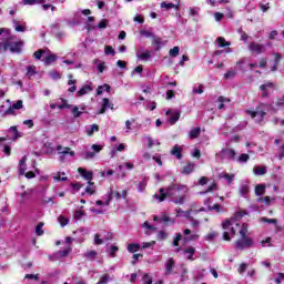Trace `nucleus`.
I'll return each mask as SVG.
<instances>
[{
	"mask_svg": "<svg viewBox=\"0 0 284 284\" xmlns=\"http://www.w3.org/2000/svg\"><path fill=\"white\" fill-rule=\"evenodd\" d=\"M176 192H182V194H187L190 189L185 184H170L166 189L160 187L159 194H154L153 199L159 203H163L165 199H172V196H176Z\"/></svg>",
	"mask_w": 284,
	"mask_h": 284,
	"instance_id": "nucleus-1",
	"label": "nucleus"
},
{
	"mask_svg": "<svg viewBox=\"0 0 284 284\" xmlns=\"http://www.w3.org/2000/svg\"><path fill=\"white\" fill-rule=\"evenodd\" d=\"M265 108H267V104L265 103H258V105L252 109H246L245 113L251 116V119H255L256 123H263V120L266 116Z\"/></svg>",
	"mask_w": 284,
	"mask_h": 284,
	"instance_id": "nucleus-2",
	"label": "nucleus"
},
{
	"mask_svg": "<svg viewBox=\"0 0 284 284\" xmlns=\"http://www.w3.org/2000/svg\"><path fill=\"white\" fill-rule=\"evenodd\" d=\"M21 48H23V41H12V38H7L4 42L2 43V50L4 52H11L19 54L21 52Z\"/></svg>",
	"mask_w": 284,
	"mask_h": 284,
	"instance_id": "nucleus-3",
	"label": "nucleus"
},
{
	"mask_svg": "<svg viewBox=\"0 0 284 284\" xmlns=\"http://www.w3.org/2000/svg\"><path fill=\"white\" fill-rule=\"evenodd\" d=\"M252 245H254V241L251 237H242L235 242L236 250H245Z\"/></svg>",
	"mask_w": 284,
	"mask_h": 284,
	"instance_id": "nucleus-4",
	"label": "nucleus"
},
{
	"mask_svg": "<svg viewBox=\"0 0 284 284\" xmlns=\"http://www.w3.org/2000/svg\"><path fill=\"white\" fill-rule=\"evenodd\" d=\"M248 50L251 52H255V54H263L265 53V44L256 43V42H251L248 44Z\"/></svg>",
	"mask_w": 284,
	"mask_h": 284,
	"instance_id": "nucleus-5",
	"label": "nucleus"
},
{
	"mask_svg": "<svg viewBox=\"0 0 284 284\" xmlns=\"http://www.w3.org/2000/svg\"><path fill=\"white\" fill-rule=\"evenodd\" d=\"M260 90L262 91V99H267L270 97V90H274V82L261 84Z\"/></svg>",
	"mask_w": 284,
	"mask_h": 284,
	"instance_id": "nucleus-6",
	"label": "nucleus"
},
{
	"mask_svg": "<svg viewBox=\"0 0 284 284\" xmlns=\"http://www.w3.org/2000/svg\"><path fill=\"white\" fill-rule=\"evenodd\" d=\"M108 108H110V110H114V104H110V99L103 98L102 108L99 110L98 114H105Z\"/></svg>",
	"mask_w": 284,
	"mask_h": 284,
	"instance_id": "nucleus-7",
	"label": "nucleus"
},
{
	"mask_svg": "<svg viewBox=\"0 0 284 284\" xmlns=\"http://www.w3.org/2000/svg\"><path fill=\"white\" fill-rule=\"evenodd\" d=\"M171 154L181 161L183 159V146L175 144L171 150Z\"/></svg>",
	"mask_w": 284,
	"mask_h": 284,
	"instance_id": "nucleus-8",
	"label": "nucleus"
},
{
	"mask_svg": "<svg viewBox=\"0 0 284 284\" xmlns=\"http://www.w3.org/2000/svg\"><path fill=\"white\" fill-rule=\"evenodd\" d=\"M174 274V257H170L165 264V276Z\"/></svg>",
	"mask_w": 284,
	"mask_h": 284,
	"instance_id": "nucleus-9",
	"label": "nucleus"
},
{
	"mask_svg": "<svg viewBox=\"0 0 284 284\" xmlns=\"http://www.w3.org/2000/svg\"><path fill=\"white\" fill-rule=\"evenodd\" d=\"M116 199V201H121V193L119 192V191H110L109 193H108V199H106V201H105V205H110V203L112 202V199Z\"/></svg>",
	"mask_w": 284,
	"mask_h": 284,
	"instance_id": "nucleus-10",
	"label": "nucleus"
},
{
	"mask_svg": "<svg viewBox=\"0 0 284 284\" xmlns=\"http://www.w3.org/2000/svg\"><path fill=\"white\" fill-rule=\"evenodd\" d=\"M78 172L79 174H81V176H83V179H85V181H92V179H94V174L92 173V171H87L83 168H79Z\"/></svg>",
	"mask_w": 284,
	"mask_h": 284,
	"instance_id": "nucleus-11",
	"label": "nucleus"
},
{
	"mask_svg": "<svg viewBox=\"0 0 284 284\" xmlns=\"http://www.w3.org/2000/svg\"><path fill=\"white\" fill-rule=\"evenodd\" d=\"M221 154H225L230 161L236 159V151L234 149H222Z\"/></svg>",
	"mask_w": 284,
	"mask_h": 284,
	"instance_id": "nucleus-12",
	"label": "nucleus"
},
{
	"mask_svg": "<svg viewBox=\"0 0 284 284\" xmlns=\"http://www.w3.org/2000/svg\"><path fill=\"white\" fill-rule=\"evenodd\" d=\"M183 254H187V258L190 261H195L194 254H196V247L194 246H187L186 248L183 250Z\"/></svg>",
	"mask_w": 284,
	"mask_h": 284,
	"instance_id": "nucleus-13",
	"label": "nucleus"
},
{
	"mask_svg": "<svg viewBox=\"0 0 284 284\" xmlns=\"http://www.w3.org/2000/svg\"><path fill=\"white\" fill-rule=\"evenodd\" d=\"M68 85H71L69 89H68V92H71V93H74L77 92V80H73V75L72 74H69L68 75Z\"/></svg>",
	"mask_w": 284,
	"mask_h": 284,
	"instance_id": "nucleus-14",
	"label": "nucleus"
},
{
	"mask_svg": "<svg viewBox=\"0 0 284 284\" xmlns=\"http://www.w3.org/2000/svg\"><path fill=\"white\" fill-rule=\"evenodd\" d=\"M194 162H189L186 165L183 166L182 174H192V172H194Z\"/></svg>",
	"mask_w": 284,
	"mask_h": 284,
	"instance_id": "nucleus-15",
	"label": "nucleus"
},
{
	"mask_svg": "<svg viewBox=\"0 0 284 284\" xmlns=\"http://www.w3.org/2000/svg\"><path fill=\"white\" fill-rule=\"evenodd\" d=\"M160 223H164L165 225H174L175 221L168 214H163L162 216H160Z\"/></svg>",
	"mask_w": 284,
	"mask_h": 284,
	"instance_id": "nucleus-16",
	"label": "nucleus"
},
{
	"mask_svg": "<svg viewBox=\"0 0 284 284\" xmlns=\"http://www.w3.org/2000/svg\"><path fill=\"white\" fill-rule=\"evenodd\" d=\"M89 92H92V87L90 84H87V85L82 87L77 92V97H83L84 94H88Z\"/></svg>",
	"mask_w": 284,
	"mask_h": 284,
	"instance_id": "nucleus-17",
	"label": "nucleus"
},
{
	"mask_svg": "<svg viewBox=\"0 0 284 284\" xmlns=\"http://www.w3.org/2000/svg\"><path fill=\"white\" fill-rule=\"evenodd\" d=\"M57 150L59 151V154H63L64 156H65V154H70V156H74V151H70L69 146H65L63 149L62 145H58ZM61 150H63V151H61Z\"/></svg>",
	"mask_w": 284,
	"mask_h": 284,
	"instance_id": "nucleus-18",
	"label": "nucleus"
},
{
	"mask_svg": "<svg viewBox=\"0 0 284 284\" xmlns=\"http://www.w3.org/2000/svg\"><path fill=\"white\" fill-rule=\"evenodd\" d=\"M217 102L220 103V104L217 105V108H219L220 110H225V103H230V99H227V98H225V97H223V95H220V97L217 98Z\"/></svg>",
	"mask_w": 284,
	"mask_h": 284,
	"instance_id": "nucleus-19",
	"label": "nucleus"
},
{
	"mask_svg": "<svg viewBox=\"0 0 284 284\" xmlns=\"http://www.w3.org/2000/svg\"><path fill=\"white\" fill-rule=\"evenodd\" d=\"M139 250H141V244L139 243H131L128 245V252H130V254H134L139 252Z\"/></svg>",
	"mask_w": 284,
	"mask_h": 284,
	"instance_id": "nucleus-20",
	"label": "nucleus"
},
{
	"mask_svg": "<svg viewBox=\"0 0 284 284\" xmlns=\"http://www.w3.org/2000/svg\"><path fill=\"white\" fill-rule=\"evenodd\" d=\"M190 139H199L201 136V128L196 126L192 129L189 133Z\"/></svg>",
	"mask_w": 284,
	"mask_h": 284,
	"instance_id": "nucleus-21",
	"label": "nucleus"
},
{
	"mask_svg": "<svg viewBox=\"0 0 284 284\" xmlns=\"http://www.w3.org/2000/svg\"><path fill=\"white\" fill-rule=\"evenodd\" d=\"M216 43L220 48H227L229 45H232V43H230L229 41L225 40V38L223 37H219L216 39Z\"/></svg>",
	"mask_w": 284,
	"mask_h": 284,
	"instance_id": "nucleus-22",
	"label": "nucleus"
},
{
	"mask_svg": "<svg viewBox=\"0 0 284 284\" xmlns=\"http://www.w3.org/2000/svg\"><path fill=\"white\" fill-rule=\"evenodd\" d=\"M265 184H257L255 186V194L256 196H263L265 194Z\"/></svg>",
	"mask_w": 284,
	"mask_h": 284,
	"instance_id": "nucleus-23",
	"label": "nucleus"
},
{
	"mask_svg": "<svg viewBox=\"0 0 284 284\" xmlns=\"http://www.w3.org/2000/svg\"><path fill=\"white\" fill-rule=\"evenodd\" d=\"M152 57V53L150 51H145L143 53H136V58L140 59V61H148Z\"/></svg>",
	"mask_w": 284,
	"mask_h": 284,
	"instance_id": "nucleus-24",
	"label": "nucleus"
},
{
	"mask_svg": "<svg viewBox=\"0 0 284 284\" xmlns=\"http://www.w3.org/2000/svg\"><path fill=\"white\" fill-rule=\"evenodd\" d=\"M57 61V55L54 54H49L44 58V65H52Z\"/></svg>",
	"mask_w": 284,
	"mask_h": 284,
	"instance_id": "nucleus-25",
	"label": "nucleus"
},
{
	"mask_svg": "<svg viewBox=\"0 0 284 284\" xmlns=\"http://www.w3.org/2000/svg\"><path fill=\"white\" fill-rule=\"evenodd\" d=\"M179 119H181V112H175L169 118V123H171V125H174V123H176Z\"/></svg>",
	"mask_w": 284,
	"mask_h": 284,
	"instance_id": "nucleus-26",
	"label": "nucleus"
},
{
	"mask_svg": "<svg viewBox=\"0 0 284 284\" xmlns=\"http://www.w3.org/2000/svg\"><path fill=\"white\" fill-rule=\"evenodd\" d=\"M254 172L257 176H263L267 172L266 166H255Z\"/></svg>",
	"mask_w": 284,
	"mask_h": 284,
	"instance_id": "nucleus-27",
	"label": "nucleus"
},
{
	"mask_svg": "<svg viewBox=\"0 0 284 284\" xmlns=\"http://www.w3.org/2000/svg\"><path fill=\"white\" fill-rule=\"evenodd\" d=\"M161 43H163V40L156 36H153L152 45H155V50H161Z\"/></svg>",
	"mask_w": 284,
	"mask_h": 284,
	"instance_id": "nucleus-28",
	"label": "nucleus"
},
{
	"mask_svg": "<svg viewBox=\"0 0 284 284\" xmlns=\"http://www.w3.org/2000/svg\"><path fill=\"white\" fill-rule=\"evenodd\" d=\"M97 251H88L85 254H84V257H87L88 261H94L97 258Z\"/></svg>",
	"mask_w": 284,
	"mask_h": 284,
	"instance_id": "nucleus-29",
	"label": "nucleus"
},
{
	"mask_svg": "<svg viewBox=\"0 0 284 284\" xmlns=\"http://www.w3.org/2000/svg\"><path fill=\"white\" fill-rule=\"evenodd\" d=\"M45 0H22L23 6H37V3H44Z\"/></svg>",
	"mask_w": 284,
	"mask_h": 284,
	"instance_id": "nucleus-30",
	"label": "nucleus"
},
{
	"mask_svg": "<svg viewBox=\"0 0 284 284\" xmlns=\"http://www.w3.org/2000/svg\"><path fill=\"white\" fill-rule=\"evenodd\" d=\"M58 222L60 223L61 227H65V225L70 223V220H68V217H65L64 215H59Z\"/></svg>",
	"mask_w": 284,
	"mask_h": 284,
	"instance_id": "nucleus-31",
	"label": "nucleus"
},
{
	"mask_svg": "<svg viewBox=\"0 0 284 284\" xmlns=\"http://www.w3.org/2000/svg\"><path fill=\"white\" fill-rule=\"evenodd\" d=\"M247 161H250V154H247V153H242L237 158V163H247Z\"/></svg>",
	"mask_w": 284,
	"mask_h": 284,
	"instance_id": "nucleus-32",
	"label": "nucleus"
},
{
	"mask_svg": "<svg viewBox=\"0 0 284 284\" xmlns=\"http://www.w3.org/2000/svg\"><path fill=\"white\" fill-rule=\"evenodd\" d=\"M179 52H181V49L179 47H174L170 49L169 57L176 58L179 57Z\"/></svg>",
	"mask_w": 284,
	"mask_h": 284,
	"instance_id": "nucleus-33",
	"label": "nucleus"
},
{
	"mask_svg": "<svg viewBox=\"0 0 284 284\" xmlns=\"http://www.w3.org/2000/svg\"><path fill=\"white\" fill-rule=\"evenodd\" d=\"M37 74V67L29 65L27 67V75L28 77H34Z\"/></svg>",
	"mask_w": 284,
	"mask_h": 284,
	"instance_id": "nucleus-34",
	"label": "nucleus"
},
{
	"mask_svg": "<svg viewBox=\"0 0 284 284\" xmlns=\"http://www.w3.org/2000/svg\"><path fill=\"white\" fill-rule=\"evenodd\" d=\"M181 241H183V234L178 233L175 235V237L173 239V242H172L173 246L179 247V242H181Z\"/></svg>",
	"mask_w": 284,
	"mask_h": 284,
	"instance_id": "nucleus-35",
	"label": "nucleus"
},
{
	"mask_svg": "<svg viewBox=\"0 0 284 284\" xmlns=\"http://www.w3.org/2000/svg\"><path fill=\"white\" fill-rule=\"evenodd\" d=\"M94 132H99V125L98 124H92L89 130H87L88 136H92Z\"/></svg>",
	"mask_w": 284,
	"mask_h": 284,
	"instance_id": "nucleus-36",
	"label": "nucleus"
},
{
	"mask_svg": "<svg viewBox=\"0 0 284 284\" xmlns=\"http://www.w3.org/2000/svg\"><path fill=\"white\" fill-rule=\"evenodd\" d=\"M104 54H111V57H114V54H116V51H114V48L112 45H105Z\"/></svg>",
	"mask_w": 284,
	"mask_h": 284,
	"instance_id": "nucleus-37",
	"label": "nucleus"
},
{
	"mask_svg": "<svg viewBox=\"0 0 284 284\" xmlns=\"http://www.w3.org/2000/svg\"><path fill=\"white\" fill-rule=\"evenodd\" d=\"M262 223H270L272 225H277L278 220L270 217H261Z\"/></svg>",
	"mask_w": 284,
	"mask_h": 284,
	"instance_id": "nucleus-38",
	"label": "nucleus"
},
{
	"mask_svg": "<svg viewBox=\"0 0 284 284\" xmlns=\"http://www.w3.org/2000/svg\"><path fill=\"white\" fill-rule=\"evenodd\" d=\"M54 181H68L65 173L58 172L57 175L53 176Z\"/></svg>",
	"mask_w": 284,
	"mask_h": 284,
	"instance_id": "nucleus-39",
	"label": "nucleus"
},
{
	"mask_svg": "<svg viewBox=\"0 0 284 284\" xmlns=\"http://www.w3.org/2000/svg\"><path fill=\"white\" fill-rule=\"evenodd\" d=\"M173 203H175V205H183V203H185V193L175 199Z\"/></svg>",
	"mask_w": 284,
	"mask_h": 284,
	"instance_id": "nucleus-40",
	"label": "nucleus"
},
{
	"mask_svg": "<svg viewBox=\"0 0 284 284\" xmlns=\"http://www.w3.org/2000/svg\"><path fill=\"white\" fill-rule=\"evenodd\" d=\"M116 252H119V246L111 245L109 256L114 258L116 256Z\"/></svg>",
	"mask_w": 284,
	"mask_h": 284,
	"instance_id": "nucleus-41",
	"label": "nucleus"
},
{
	"mask_svg": "<svg viewBox=\"0 0 284 284\" xmlns=\"http://www.w3.org/2000/svg\"><path fill=\"white\" fill-rule=\"evenodd\" d=\"M36 234H37V236H43V223L42 222H40L36 226Z\"/></svg>",
	"mask_w": 284,
	"mask_h": 284,
	"instance_id": "nucleus-42",
	"label": "nucleus"
},
{
	"mask_svg": "<svg viewBox=\"0 0 284 284\" xmlns=\"http://www.w3.org/2000/svg\"><path fill=\"white\" fill-rule=\"evenodd\" d=\"M214 210L215 212L220 213L223 212V205L221 204H214L212 206H209V211L212 212Z\"/></svg>",
	"mask_w": 284,
	"mask_h": 284,
	"instance_id": "nucleus-43",
	"label": "nucleus"
},
{
	"mask_svg": "<svg viewBox=\"0 0 284 284\" xmlns=\"http://www.w3.org/2000/svg\"><path fill=\"white\" fill-rule=\"evenodd\" d=\"M240 235H241V239L247 237V224L242 225V227L240 230Z\"/></svg>",
	"mask_w": 284,
	"mask_h": 284,
	"instance_id": "nucleus-44",
	"label": "nucleus"
},
{
	"mask_svg": "<svg viewBox=\"0 0 284 284\" xmlns=\"http://www.w3.org/2000/svg\"><path fill=\"white\" fill-rule=\"evenodd\" d=\"M85 216V211L83 210H78L74 212V219L75 221H81V217Z\"/></svg>",
	"mask_w": 284,
	"mask_h": 284,
	"instance_id": "nucleus-45",
	"label": "nucleus"
},
{
	"mask_svg": "<svg viewBox=\"0 0 284 284\" xmlns=\"http://www.w3.org/2000/svg\"><path fill=\"white\" fill-rule=\"evenodd\" d=\"M145 187H148V181L144 179L142 180L139 185H138V190L139 192H144L145 191Z\"/></svg>",
	"mask_w": 284,
	"mask_h": 284,
	"instance_id": "nucleus-46",
	"label": "nucleus"
},
{
	"mask_svg": "<svg viewBox=\"0 0 284 284\" xmlns=\"http://www.w3.org/2000/svg\"><path fill=\"white\" fill-rule=\"evenodd\" d=\"M240 194L242 196H245L246 194H250V186L248 185H242L241 189H240Z\"/></svg>",
	"mask_w": 284,
	"mask_h": 284,
	"instance_id": "nucleus-47",
	"label": "nucleus"
},
{
	"mask_svg": "<svg viewBox=\"0 0 284 284\" xmlns=\"http://www.w3.org/2000/svg\"><path fill=\"white\" fill-rule=\"evenodd\" d=\"M236 77V71L229 70L226 73H224V79H234Z\"/></svg>",
	"mask_w": 284,
	"mask_h": 284,
	"instance_id": "nucleus-48",
	"label": "nucleus"
},
{
	"mask_svg": "<svg viewBox=\"0 0 284 284\" xmlns=\"http://www.w3.org/2000/svg\"><path fill=\"white\" fill-rule=\"evenodd\" d=\"M74 119H79V116H81V114H83V112L79 111V106H74L72 110H71Z\"/></svg>",
	"mask_w": 284,
	"mask_h": 284,
	"instance_id": "nucleus-49",
	"label": "nucleus"
},
{
	"mask_svg": "<svg viewBox=\"0 0 284 284\" xmlns=\"http://www.w3.org/2000/svg\"><path fill=\"white\" fill-rule=\"evenodd\" d=\"M16 109L10 106L9 109H7L4 111V116H8V115H11V116H16L17 115V112L14 111Z\"/></svg>",
	"mask_w": 284,
	"mask_h": 284,
	"instance_id": "nucleus-50",
	"label": "nucleus"
},
{
	"mask_svg": "<svg viewBox=\"0 0 284 284\" xmlns=\"http://www.w3.org/2000/svg\"><path fill=\"white\" fill-rule=\"evenodd\" d=\"M217 236H219V232L213 231V232H211V233H209V234L206 235V241H213V240H215Z\"/></svg>",
	"mask_w": 284,
	"mask_h": 284,
	"instance_id": "nucleus-51",
	"label": "nucleus"
},
{
	"mask_svg": "<svg viewBox=\"0 0 284 284\" xmlns=\"http://www.w3.org/2000/svg\"><path fill=\"white\" fill-rule=\"evenodd\" d=\"M223 179H225V181L229 183V185L232 184V181H234V174H229V173H225L223 175Z\"/></svg>",
	"mask_w": 284,
	"mask_h": 284,
	"instance_id": "nucleus-52",
	"label": "nucleus"
},
{
	"mask_svg": "<svg viewBox=\"0 0 284 284\" xmlns=\"http://www.w3.org/2000/svg\"><path fill=\"white\" fill-rule=\"evenodd\" d=\"M12 108L16 110L23 109V100H18L16 103L12 104Z\"/></svg>",
	"mask_w": 284,
	"mask_h": 284,
	"instance_id": "nucleus-53",
	"label": "nucleus"
},
{
	"mask_svg": "<svg viewBox=\"0 0 284 284\" xmlns=\"http://www.w3.org/2000/svg\"><path fill=\"white\" fill-rule=\"evenodd\" d=\"M133 261H131L132 265H135L136 261H139V258H143V254L141 253H134L132 256Z\"/></svg>",
	"mask_w": 284,
	"mask_h": 284,
	"instance_id": "nucleus-54",
	"label": "nucleus"
},
{
	"mask_svg": "<svg viewBox=\"0 0 284 284\" xmlns=\"http://www.w3.org/2000/svg\"><path fill=\"white\" fill-rule=\"evenodd\" d=\"M143 281H144V284H152L153 283L152 276H150V274H148V273L144 274Z\"/></svg>",
	"mask_w": 284,
	"mask_h": 284,
	"instance_id": "nucleus-55",
	"label": "nucleus"
},
{
	"mask_svg": "<svg viewBox=\"0 0 284 284\" xmlns=\"http://www.w3.org/2000/svg\"><path fill=\"white\" fill-rule=\"evenodd\" d=\"M98 28L99 30H103L104 28H108V19H102L98 24Z\"/></svg>",
	"mask_w": 284,
	"mask_h": 284,
	"instance_id": "nucleus-56",
	"label": "nucleus"
},
{
	"mask_svg": "<svg viewBox=\"0 0 284 284\" xmlns=\"http://www.w3.org/2000/svg\"><path fill=\"white\" fill-rule=\"evenodd\" d=\"M246 271H247V264L241 263L240 266H239V268H237V272H239L240 274H243V273H245Z\"/></svg>",
	"mask_w": 284,
	"mask_h": 284,
	"instance_id": "nucleus-57",
	"label": "nucleus"
},
{
	"mask_svg": "<svg viewBox=\"0 0 284 284\" xmlns=\"http://www.w3.org/2000/svg\"><path fill=\"white\" fill-rule=\"evenodd\" d=\"M161 8H165L166 10H172V8H174V3L161 2Z\"/></svg>",
	"mask_w": 284,
	"mask_h": 284,
	"instance_id": "nucleus-58",
	"label": "nucleus"
},
{
	"mask_svg": "<svg viewBox=\"0 0 284 284\" xmlns=\"http://www.w3.org/2000/svg\"><path fill=\"white\" fill-rule=\"evenodd\" d=\"M216 187H217L216 183L213 182V183L206 189V191L203 192V194H207V193H210V192H214V190H216Z\"/></svg>",
	"mask_w": 284,
	"mask_h": 284,
	"instance_id": "nucleus-59",
	"label": "nucleus"
},
{
	"mask_svg": "<svg viewBox=\"0 0 284 284\" xmlns=\"http://www.w3.org/2000/svg\"><path fill=\"white\" fill-rule=\"evenodd\" d=\"M24 278H29L30 281H39V274H26Z\"/></svg>",
	"mask_w": 284,
	"mask_h": 284,
	"instance_id": "nucleus-60",
	"label": "nucleus"
},
{
	"mask_svg": "<svg viewBox=\"0 0 284 284\" xmlns=\"http://www.w3.org/2000/svg\"><path fill=\"white\" fill-rule=\"evenodd\" d=\"M260 68L263 70L267 68V58H262L258 63Z\"/></svg>",
	"mask_w": 284,
	"mask_h": 284,
	"instance_id": "nucleus-61",
	"label": "nucleus"
},
{
	"mask_svg": "<svg viewBox=\"0 0 284 284\" xmlns=\"http://www.w3.org/2000/svg\"><path fill=\"white\" fill-rule=\"evenodd\" d=\"M33 54H34L36 59L41 60V57H43V54H45V51L44 50H38Z\"/></svg>",
	"mask_w": 284,
	"mask_h": 284,
	"instance_id": "nucleus-62",
	"label": "nucleus"
},
{
	"mask_svg": "<svg viewBox=\"0 0 284 284\" xmlns=\"http://www.w3.org/2000/svg\"><path fill=\"white\" fill-rule=\"evenodd\" d=\"M190 223L193 227H199V225H201V222L194 217H190Z\"/></svg>",
	"mask_w": 284,
	"mask_h": 284,
	"instance_id": "nucleus-63",
	"label": "nucleus"
},
{
	"mask_svg": "<svg viewBox=\"0 0 284 284\" xmlns=\"http://www.w3.org/2000/svg\"><path fill=\"white\" fill-rule=\"evenodd\" d=\"M258 8L262 10V12H267V10L270 9V2H267L266 4L260 3Z\"/></svg>",
	"mask_w": 284,
	"mask_h": 284,
	"instance_id": "nucleus-64",
	"label": "nucleus"
}]
</instances>
